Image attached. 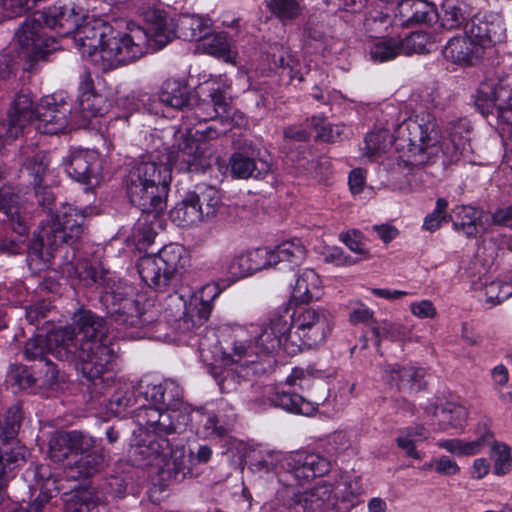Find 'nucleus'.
Here are the masks:
<instances>
[{"label": "nucleus", "mask_w": 512, "mask_h": 512, "mask_svg": "<svg viewBox=\"0 0 512 512\" xmlns=\"http://www.w3.org/2000/svg\"><path fill=\"white\" fill-rule=\"evenodd\" d=\"M282 461V466L299 481H308L316 477H322L331 468L330 461L318 454L308 452H295L286 456L279 453L269 454L267 458L259 461L258 465L270 471L274 469L275 462Z\"/></svg>", "instance_id": "4468645a"}, {"label": "nucleus", "mask_w": 512, "mask_h": 512, "mask_svg": "<svg viewBox=\"0 0 512 512\" xmlns=\"http://www.w3.org/2000/svg\"><path fill=\"white\" fill-rule=\"evenodd\" d=\"M147 433H152L158 439H144L137 447V453L146 460L148 464H153L154 461L165 458L169 451V442L163 438L165 435H159L152 431L144 429Z\"/></svg>", "instance_id": "de8ad7c7"}, {"label": "nucleus", "mask_w": 512, "mask_h": 512, "mask_svg": "<svg viewBox=\"0 0 512 512\" xmlns=\"http://www.w3.org/2000/svg\"><path fill=\"white\" fill-rule=\"evenodd\" d=\"M430 37L424 32H413L404 39H399L401 54L410 55L413 53H427L430 45Z\"/></svg>", "instance_id": "bf43d9fd"}, {"label": "nucleus", "mask_w": 512, "mask_h": 512, "mask_svg": "<svg viewBox=\"0 0 512 512\" xmlns=\"http://www.w3.org/2000/svg\"><path fill=\"white\" fill-rule=\"evenodd\" d=\"M401 151L390 168L392 172L408 174L429 163L439 153L435 123L430 114L425 113L404 120L397 126L393 136L387 130L368 133L360 148L361 156L370 161L377 160L392 145Z\"/></svg>", "instance_id": "f03ea898"}, {"label": "nucleus", "mask_w": 512, "mask_h": 512, "mask_svg": "<svg viewBox=\"0 0 512 512\" xmlns=\"http://www.w3.org/2000/svg\"><path fill=\"white\" fill-rule=\"evenodd\" d=\"M363 493L360 480L346 477L332 484L323 483L294 493L285 503L288 512H349Z\"/></svg>", "instance_id": "0eeeda50"}, {"label": "nucleus", "mask_w": 512, "mask_h": 512, "mask_svg": "<svg viewBox=\"0 0 512 512\" xmlns=\"http://www.w3.org/2000/svg\"><path fill=\"white\" fill-rule=\"evenodd\" d=\"M219 295V289L214 284L202 288L198 297L190 304L187 311L177 321L178 329L183 333L200 329L209 319L212 311V301Z\"/></svg>", "instance_id": "393cba45"}, {"label": "nucleus", "mask_w": 512, "mask_h": 512, "mask_svg": "<svg viewBox=\"0 0 512 512\" xmlns=\"http://www.w3.org/2000/svg\"><path fill=\"white\" fill-rule=\"evenodd\" d=\"M160 101L172 108L184 109L191 106V93L186 82L180 79H167L161 87Z\"/></svg>", "instance_id": "c9c22d12"}, {"label": "nucleus", "mask_w": 512, "mask_h": 512, "mask_svg": "<svg viewBox=\"0 0 512 512\" xmlns=\"http://www.w3.org/2000/svg\"><path fill=\"white\" fill-rule=\"evenodd\" d=\"M321 280L312 269H304L297 275L291 292V301L296 304H308L320 297Z\"/></svg>", "instance_id": "473e14b6"}, {"label": "nucleus", "mask_w": 512, "mask_h": 512, "mask_svg": "<svg viewBox=\"0 0 512 512\" xmlns=\"http://www.w3.org/2000/svg\"><path fill=\"white\" fill-rule=\"evenodd\" d=\"M492 457L494 458L493 472L498 476L505 475L512 471V459L510 448L504 443L492 441Z\"/></svg>", "instance_id": "680f3d73"}, {"label": "nucleus", "mask_w": 512, "mask_h": 512, "mask_svg": "<svg viewBox=\"0 0 512 512\" xmlns=\"http://www.w3.org/2000/svg\"><path fill=\"white\" fill-rule=\"evenodd\" d=\"M444 58L454 64L471 66L479 59L481 50L465 32L451 38L442 50Z\"/></svg>", "instance_id": "c85d7f7f"}, {"label": "nucleus", "mask_w": 512, "mask_h": 512, "mask_svg": "<svg viewBox=\"0 0 512 512\" xmlns=\"http://www.w3.org/2000/svg\"><path fill=\"white\" fill-rule=\"evenodd\" d=\"M428 430L422 426L406 427L399 431L396 438L397 446L405 452L406 456L420 460L422 454L416 449L415 445L428 438Z\"/></svg>", "instance_id": "37998d69"}, {"label": "nucleus", "mask_w": 512, "mask_h": 512, "mask_svg": "<svg viewBox=\"0 0 512 512\" xmlns=\"http://www.w3.org/2000/svg\"><path fill=\"white\" fill-rule=\"evenodd\" d=\"M485 302L496 306L512 296V283L500 279L485 282L483 287Z\"/></svg>", "instance_id": "6e6d98bb"}, {"label": "nucleus", "mask_w": 512, "mask_h": 512, "mask_svg": "<svg viewBox=\"0 0 512 512\" xmlns=\"http://www.w3.org/2000/svg\"><path fill=\"white\" fill-rule=\"evenodd\" d=\"M401 55L399 38L381 39L370 47V56L374 61L385 62Z\"/></svg>", "instance_id": "4d7b16f0"}, {"label": "nucleus", "mask_w": 512, "mask_h": 512, "mask_svg": "<svg viewBox=\"0 0 512 512\" xmlns=\"http://www.w3.org/2000/svg\"><path fill=\"white\" fill-rule=\"evenodd\" d=\"M398 15L402 25L432 24L438 18L436 7L425 0H403Z\"/></svg>", "instance_id": "2f4dec72"}, {"label": "nucleus", "mask_w": 512, "mask_h": 512, "mask_svg": "<svg viewBox=\"0 0 512 512\" xmlns=\"http://www.w3.org/2000/svg\"><path fill=\"white\" fill-rule=\"evenodd\" d=\"M0 212L5 214L9 220L17 222L21 229L20 233L25 231V227L22 225L20 197L9 187L0 188Z\"/></svg>", "instance_id": "8fccbe9b"}, {"label": "nucleus", "mask_w": 512, "mask_h": 512, "mask_svg": "<svg viewBox=\"0 0 512 512\" xmlns=\"http://www.w3.org/2000/svg\"><path fill=\"white\" fill-rule=\"evenodd\" d=\"M302 0H265L269 11L282 21L293 20L301 13Z\"/></svg>", "instance_id": "5fc2aeb1"}, {"label": "nucleus", "mask_w": 512, "mask_h": 512, "mask_svg": "<svg viewBox=\"0 0 512 512\" xmlns=\"http://www.w3.org/2000/svg\"><path fill=\"white\" fill-rule=\"evenodd\" d=\"M373 336L376 338L377 343L382 339H390L392 341H400L407 338L410 334V329L396 323L383 321L381 324L373 325L371 327Z\"/></svg>", "instance_id": "13d9d810"}, {"label": "nucleus", "mask_w": 512, "mask_h": 512, "mask_svg": "<svg viewBox=\"0 0 512 512\" xmlns=\"http://www.w3.org/2000/svg\"><path fill=\"white\" fill-rule=\"evenodd\" d=\"M33 476L35 483L30 487L32 495L37 496L29 505V509L17 508L12 512H52L51 500L59 493L61 487L59 480L52 473L49 465L34 466Z\"/></svg>", "instance_id": "412c9836"}, {"label": "nucleus", "mask_w": 512, "mask_h": 512, "mask_svg": "<svg viewBox=\"0 0 512 512\" xmlns=\"http://www.w3.org/2000/svg\"><path fill=\"white\" fill-rule=\"evenodd\" d=\"M292 324L289 309L271 315L261 332L255 338V348L262 355H269L283 349L287 354L300 352L298 343L291 333Z\"/></svg>", "instance_id": "ddd939ff"}, {"label": "nucleus", "mask_w": 512, "mask_h": 512, "mask_svg": "<svg viewBox=\"0 0 512 512\" xmlns=\"http://www.w3.org/2000/svg\"><path fill=\"white\" fill-rule=\"evenodd\" d=\"M71 106L55 95L44 96L35 107V128L42 134H58L68 125Z\"/></svg>", "instance_id": "6ab92c4d"}, {"label": "nucleus", "mask_w": 512, "mask_h": 512, "mask_svg": "<svg viewBox=\"0 0 512 512\" xmlns=\"http://www.w3.org/2000/svg\"><path fill=\"white\" fill-rule=\"evenodd\" d=\"M479 211L472 206H458L454 209L453 226L467 237L475 238L479 234Z\"/></svg>", "instance_id": "49530a36"}, {"label": "nucleus", "mask_w": 512, "mask_h": 512, "mask_svg": "<svg viewBox=\"0 0 512 512\" xmlns=\"http://www.w3.org/2000/svg\"><path fill=\"white\" fill-rule=\"evenodd\" d=\"M35 108L29 90H20L14 97L8 112V123L4 135L9 141L18 138L25 126L34 119Z\"/></svg>", "instance_id": "a878e982"}, {"label": "nucleus", "mask_w": 512, "mask_h": 512, "mask_svg": "<svg viewBox=\"0 0 512 512\" xmlns=\"http://www.w3.org/2000/svg\"><path fill=\"white\" fill-rule=\"evenodd\" d=\"M72 357L82 376L92 383V393L103 392L113 382V349L105 343L108 328L103 318L90 310L81 309L73 317Z\"/></svg>", "instance_id": "7ed1b4c3"}, {"label": "nucleus", "mask_w": 512, "mask_h": 512, "mask_svg": "<svg viewBox=\"0 0 512 512\" xmlns=\"http://www.w3.org/2000/svg\"><path fill=\"white\" fill-rule=\"evenodd\" d=\"M68 435L74 458H77L79 454L81 456L92 452L91 450L96 446L95 439L82 431H69Z\"/></svg>", "instance_id": "338daca9"}, {"label": "nucleus", "mask_w": 512, "mask_h": 512, "mask_svg": "<svg viewBox=\"0 0 512 512\" xmlns=\"http://www.w3.org/2000/svg\"><path fill=\"white\" fill-rule=\"evenodd\" d=\"M22 420L19 404L8 408L0 419V504L6 497V487L14 471L25 462L26 449L16 439Z\"/></svg>", "instance_id": "1a4fd4ad"}, {"label": "nucleus", "mask_w": 512, "mask_h": 512, "mask_svg": "<svg viewBox=\"0 0 512 512\" xmlns=\"http://www.w3.org/2000/svg\"><path fill=\"white\" fill-rule=\"evenodd\" d=\"M48 456L54 463H64L74 457L68 432H56L50 437Z\"/></svg>", "instance_id": "3c124183"}, {"label": "nucleus", "mask_w": 512, "mask_h": 512, "mask_svg": "<svg viewBox=\"0 0 512 512\" xmlns=\"http://www.w3.org/2000/svg\"><path fill=\"white\" fill-rule=\"evenodd\" d=\"M171 171L167 163L157 161L154 155L134 165L126 178L130 202L143 213L158 215L167 206Z\"/></svg>", "instance_id": "39448f33"}, {"label": "nucleus", "mask_w": 512, "mask_h": 512, "mask_svg": "<svg viewBox=\"0 0 512 512\" xmlns=\"http://www.w3.org/2000/svg\"><path fill=\"white\" fill-rule=\"evenodd\" d=\"M141 384H145L144 381L138 382L133 385L131 390L125 392L124 395H114L113 399L109 402V410L117 416L123 415L128 410H132L134 413V419L136 420L139 410L148 409V400L144 399V395L140 394L138 389Z\"/></svg>", "instance_id": "e433bc0d"}, {"label": "nucleus", "mask_w": 512, "mask_h": 512, "mask_svg": "<svg viewBox=\"0 0 512 512\" xmlns=\"http://www.w3.org/2000/svg\"><path fill=\"white\" fill-rule=\"evenodd\" d=\"M103 161L98 152L89 149H73L63 158L65 171L72 179L92 184L97 183L102 174Z\"/></svg>", "instance_id": "5701e85b"}, {"label": "nucleus", "mask_w": 512, "mask_h": 512, "mask_svg": "<svg viewBox=\"0 0 512 512\" xmlns=\"http://www.w3.org/2000/svg\"><path fill=\"white\" fill-rule=\"evenodd\" d=\"M443 9L442 25L449 30L459 28L474 15L473 8L465 1H446Z\"/></svg>", "instance_id": "a18cd8bd"}, {"label": "nucleus", "mask_w": 512, "mask_h": 512, "mask_svg": "<svg viewBox=\"0 0 512 512\" xmlns=\"http://www.w3.org/2000/svg\"><path fill=\"white\" fill-rule=\"evenodd\" d=\"M422 377L421 370L412 366L388 365L383 374L385 382L391 387L409 393L422 388Z\"/></svg>", "instance_id": "7c9ffc66"}, {"label": "nucleus", "mask_w": 512, "mask_h": 512, "mask_svg": "<svg viewBox=\"0 0 512 512\" xmlns=\"http://www.w3.org/2000/svg\"><path fill=\"white\" fill-rule=\"evenodd\" d=\"M505 27L495 14H476L465 27V32L480 50L492 47L505 39Z\"/></svg>", "instance_id": "b1692460"}, {"label": "nucleus", "mask_w": 512, "mask_h": 512, "mask_svg": "<svg viewBox=\"0 0 512 512\" xmlns=\"http://www.w3.org/2000/svg\"><path fill=\"white\" fill-rule=\"evenodd\" d=\"M231 174L239 179L263 178L269 172V164L266 161H256L244 152H235L229 161Z\"/></svg>", "instance_id": "72a5a7b5"}, {"label": "nucleus", "mask_w": 512, "mask_h": 512, "mask_svg": "<svg viewBox=\"0 0 512 512\" xmlns=\"http://www.w3.org/2000/svg\"><path fill=\"white\" fill-rule=\"evenodd\" d=\"M192 193L189 191L183 200L171 211L170 218L178 226H190L204 220L197 203L191 201Z\"/></svg>", "instance_id": "c03bdc74"}, {"label": "nucleus", "mask_w": 512, "mask_h": 512, "mask_svg": "<svg viewBox=\"0 0 512 512\" xmlns=\"http://www.w3.org/2000/svg\"><path fill=\"white\" fill-rule=\"evenodd\" d=\"M72 327L51 331L47 335H36L27 340L24 346L26 360L38 361L40 364L48 360L50 353L61 361L72 357Z\"/></svg>", "instance_id": "dca6fc26"}, {"label": "nucleus", "mask_w": 512, "mask_h": 512, "mask_svg": "<svg viewBox=\"0 0 512 512\" xmlns=\"http://www.w3.org/2000/svg\"><path fill=\"white\" fill-rule=\"evenodd\" d=\"M139 393L148 400V409L139 410L136 423L159 435L182 433L191 421L190 410L182 400L183 390L174 380L141 384Z\"/></svg>", "instance_id": "20e7f679"}, {"label": "nucleus", "mask_w": 512, "mask_h": 512, "mask_svg": "<svg viewBox=\"0 0 512 512\" xmlns=\"http://www.w3.org/2000/svg\"><path fill=\"white\" fill-rule=\"evenodd\" d=\"M185 119L187 120L186 127H191L196 123L207 122L213 120L215 123L218 120L216 110L212 107V103L208 99L197 100L192 107L186 108Z\"/></svg>", "instance_id": "603ef678"}, {"label": "nucleus", "mask_w": 512, "mask_h": 512, "mask_svg": "<svg viewBox=\"0 0 512 512\" xmlns=\"http://www.w3.org/2000/svg\"><path fill=\"white\" fill-rule=\"evenodd\" d=\"M36 17L41 19L44 26L54 30L61 37L73 34L78 28L83 15L71 0L58 1L45 11H37Z\"/></svg>", "instance_id": "4be33fe9"}, {"label": "nucleus", "mask_w": 512, "mask_h": 512, "mask_svg": "<svg viewBox=\"0 0 512 512\" xmlns=\"http://www.w3.org/2000/svg\"><path fill=\"white\" fill-rule=\"evenodd\" d=\"M86 215L84 210L65 205L55 215L41 223L39 232L29 246L28 259L40 260L44 265L50 263L55 251L63 244L74 245L85 231Z\"/></svg>", "instance_id": "423d86ee"}, {"label": "nucleus", "mask_w": 512, "mask_h": 512, "mask_svg": "<svg viewBox=\"0 0 512 512\" xmlns=\"http://www.w3.org/2000/svg\"><path fill=\"white\" fill-rule=\"evenodd\" d=\"M292 328L295 329L293 337L308 348L322 344L332 331L333 315L324 307L299 308L290 313Z\"/></svg>", "instance_id": "f8f14e48"}, {"label": "nucleus", "mask_w": 512, "mask_h": 512, "mask_svg": "<svg viewBox=\"0 0 512 512\" xmlns=\"http://www.w3.org/2000/svg\"><path fill=\"white\" fill-rule=\"evenodd\" d=\"M223 361L227 363H240L241 367L252 366L253 373L258 372V358L261 354L258 349L247 344L246 340L235 339L228 347L224 348Z\"/></svg>", "instance_id": "f704fd0d"}, {"label": "nucleus", "mask_w": 512, "mask_h": 512, "mask_svg": "<svg viewBox=\"0 0 512 512\" xmlns=\"http://www.w3.org/2000/svg\"><path fill=\"white\" fill-rule=\"evenodd\" d=\"M19 157L23 168L33 177V185L40 187L49 164L46 152L40 150L34 143H31L21 147ZM36 196L39 205L44 209H52L51 207L55 199L51 191L39 188L36 191Z\"/></svg>", "instance_id": "aec40b11"}, {"label": "nucleus", "mask_w": 512, "mask_h": 512, "mask_svg": "<svg viewBox=\"0 0 512 512\" xmlns=\"http://www.w3.org/2000/svg\"><path fill=\"white\" fill-rule=\"evenodd\" d=\"M311 125L317 130L318 139L330 143L340 140L344 130L343 125H332L321 117H312Z\"/></svg>", "instance_id": "0e129e2a"}, {"label": "nucleus", "mask_w": 512, "mask_h": 512, "mask_svg": "<svg viewBox=\"0 0 512 512\" xmlns=\"http://www.w3.org/2000/svg\"><path fill=\"white\" fill-rule=\"evenodd\" d=\"M143 296L113 291L103 296L107 315L118 325L145 328L158 320L157 311L143 302Z\"/></svg>", "instance_id": "9b49d317"}, {"label": "nucleus", "mask_w": 512, "mask_h": 512, "mask_svg": "<svg viewBox=\"0 0 512 512\" xmlns=\"http://www.w3.org/2000/svg\"><path fill=\"white\" fill-rule=\"evenodd\" d=\"M188 255L183 246L170 244L155 255L141 257L137 264L138 273L144 283L158 292L174 291L178 275L188 264Z\"/></svg>", "instance_id": "6e6552de"}, {"label": "nucleus", "mask_w": 512, "mask_h": 512, "mask_svg": "<svg viewBox=\"0 0 512 512\" xmlns=\"http://www.w3.org/2000/svg\"><path fill=\"white\" fill-rule=\"evenodd\" d=\"M392 17L381 10H372L367 13L364 20V27L371 37H377L375 34L387 33L389 26L392 25Z\"/></svg>", "instance_id": "052dcab7"}, {"label": "nucleus", "mask_w": 512, "mask_h": 512, "mask_svg": "<svg viewBox=\"0 0 512 512\" xmlns=\"http://www.w3.org/2000/svg\"><path fill=\"white\" fill-rule=\"evenodd\" d=\"M45 28L42 20L36 17V12L24 20L15 32V41L20 49L19 55L37 61L57 49L54 38L46 35Z\"/></svg>", "instance_id": "a211bd4d"}, {"label": "nucleus", "mask_w": 512, "mask_h": 512, "mask_svg": "<svg viewBox=\"0 0 512 512\" xmlns=\"http://www.w3.org/2000/svg\"><path fill=\"white\" fill-rule=\"evenodd\" d=\"M475 104L483 115L495 114L498 124L509 129L511 143L506 148L504 162L512 169V77L483 81L477 89Z\"/></svg>", "instance_id": "9d476101"}, {"label": "nucleus", "mask_w": 512, "mask_h": 512, "mask_svg": "<svg viewBox=\"0 0 512 512\" xmlns=\"http://www.w3.org/2000/svg\"><path fill=\"white\" fill-rule=\"evenodd\" d=\"M208 97L212 107L216 110L222 128L219 129L217 124L214 123L203 130L195 129V134H200L204 140L214 139L225 134L229 130L230 122L232 121L233 108L231 106V97L219 88L213 89Z\"/></svg>", "instance_id": "cd10ccee"}, {"label": "nucleus", "mask_w": 512, "mask_h": 512, "mask_svg": "<svg viewBox=\"0 0 512 512\" xmlns=\"http://www.w3.org/2000/svg\"><path fill=\"white\" fill-rule=\"evenodd\" d=\"M271 250L274 266L288 263L294 267L300 265L306 258V249L299 239L284 241Z\"/></svg>", "instance_id": "ea45409f"}, {"label": "nucleus", "mask_w": 512, "mask_h": 512, "mask_svg": "<svg viewBox=\"0 0 512 512\" xmlns=\"http://www.w3.org/2000/svg\"><path fill=\"white\" fill-rule=\"evenodd\" d=\"M158 13L165 20V26L161 27L160 32H166L168 28H171L172 35L165 44H160L155 41V37L148 35L149 50L156 51L165 47L171 42L176 36L182 38L185 41H201L211 32V21L209 18L199 15H181L177 22H174L164 11L152 10L148 12L146 16V27L144 30H149V26L152 22V15Z\"/></svg>", "instance_id": "2eb2a0df"}, {"label": "nucleus", "mask_w": 512, "mask_h": 512, "mask_svg": "<svg viewBox=\"0 0 512 512\" xmlns=\"http://www.w3.org/2000/svg\"><path fill=\"white\" fill-rule=\"evenodd\" d=\"M106 463V455L103 450H94L90 453L81 455L72 463L67 462V468L70 470L68 477L87 478L101 471Z\"/></svg>", "instance_id": "4c0bfd02"}, {"label": "nucleus", "mask_w": 512, "mask_h": 512, "mask_svg": "<svg viewBox=\"0 0 512 512\" xmlns=\"http://www.w3.org/2000/svg\"><path fill=\"white\" fill-rule=\"evenodd\" d=\"M492 441L493 433L487 430L473 441L447 439L439 441L438 446L457 456H473L480 453L484 447L490 445Z\"/></svg>", "instance_id": "58836bf2"}, {"label": "nucleus", "mask_w": 512, "mask_h": 512, "mask_svg": "<svg viewBox=\"0 0 512 512\" xmlns=\"http://www.w3.org/2000/svg\"><path fill=\"white\" fill-rule=\"evenodd\" d=\"M63 512H106V503L92 489H73L62 496Z\"/></svg>", "instance_id": "c756f323"}, {"label": "nucleus", "mask_w": 512, "mask_h": 512, "mask_svg": "<svg viewBox=\"0 0 512 512\" xmlns=\"http://www.w3.org/2000/svg\"><path fill=\"white\" fill-rule=\"evenodd\" d=\"M430 117H432L430 115ZM435 121L433 118H431ZM436 123V122H434ZM437 130V124H435ZM438 133V131H436ZM448 136L444 139L442 146L438 139L439 151L451 161L459 160L460 156L467 154L470 150V125L466 119H459L451 122L447 128ZM439 137V135L437 134Z\"/></svg>", "instance_id": "bb28decb"}, {"label": "nucleus", "mask_w": 512, "mask_h": 512, "mask_svg": "<svg viewBox=\"0 0 512 512\" xmlns=\"http://www.w3.org/2000/svg\"><path fill=\"white\" fill-rule=\"evenodd\" d=\"M79 108L85 118L100 116L104 113V97L98 93L79 97Z\"/></svg>", "instance_id": "774afa93"}, {"label": "nucleus", "mask_w": 512, "mask_h": 512, "mask_svg": "<svg viewBox=\"0 0 512 512\" xmlns=\"http://www.w3.org/2000/svg\"><path fill=\"white\" fill-rule=\"evenodd\" d=\"M201 41V46L205 53L222 58L227 62L235 58V54L231 50V45L226 34H208Z\"/></svg>", "instance_id": "09e8293b"}, {"label": "nucleus", "mask_w": 512, "mask_h": 512, "mask_svg": "<svg viewBox=\"0 0 512 512\" xmlns=\"http://www.w3.org/2000/svg\"><path fill=\"white\" fill-rule=\"evenodd\" d=\"M252 273L274 267L272 262V250L267 247L256 248L245 253Z\"/></svg>", "instance_id": "69168bd1"}, {"label": "nucleus", "mask_w": 512, "mask_h": 512, "mask_svg": "<svg viewBox=\"0 0 512 512\" xmlns=\"http://www.w3.org/2000/svg\"><path fill=\"white\" fill-rule=\"evenodd\" d=\"M440 414L446 427L459 428L466 422L468 412L467 409L459 403L447 402L441 409Z\"/></svg>", "instance_id": "e2e57ef3"}, {"label": "nucleus", "mask_w": 512, "mask_h": 512, "mask_svg": "<svg viewBox=\"0 0 512 512\" xmlns=\"http://www.w3.org/2000/svg\"><path fill=\"white\" fill-rule=\"evenodd\" d=\"M36 382V377L26 366L21 364L10 365L6 383L14 389V392L32 388Z\"/></svg>", "instance_id": "864d4df0"}, {"label": "nucleus", "mask_w": 512, "mask_h": 512, "mask_svg": "<svg viewBox=\"0 0 512 512\" xmlns=\"http://www.w3.org/2000/svg\"><path fill=\"white\" fill-rule=\"evenodd\" d=\"M191 193V201L197 203L204 219L215 216L221 204L220 192L215 187L199 184Z\"/></svg>", "instance_id": "a19ab883"}, {"label": "nucleus", "mask_w": 512, "mask_h": 512, "mask_svg": "<svg viewBox=\"0 0 512 512\" xmlns=\"http://www.w3.org/2000/svg\"><path fill=\"white\" fill-rule=\"evenodd\" d=\"M149 30L134 27L128 33L116 31L101 20L79 23L72 37L76 48L84 58H87L99 70L104 72L116 69L133 62L149 51L148 35L155 41L165 44L172 35L171 28L162 34L161 27L165 20L160 14L152 15Z\"/></svg>", "instance_id": "f257e3e1"}, {"label": "nucleus", "mask_w": 512, "mask_h": 512, "mask_svg": "<svg viewBox=\"0 0 512 512\" xmlns=\"http://www.w3.org/2000/svg\"><path fill=\"white\" fill-rule=\"evenodd\" d=\"M270 400L273 406L282 408L291 413L308 416L316 410L312 402L307 401L297 393L286 391L275 392Z\"/></svg>", "instance_id": "79ce46f5"}, {"label": "nucleus", "mask_w": 512, "mask_h": 512, "mask_svg": "<svg viewBox=\"0 0 512 512\" xmlns=\"http://www.w3.org/2000/svg\"><path fill=\"white\" fill-rule=\"evenodd\" d=\"M186 132H179L176 136L177 144L165 156L164 163L169 168L173 165L181 172L199 173L203 172L209 165L201 145L194 138L197 134L193 133L191 127H186ZM203 138L200 134H198Z\"/></svg>", "instance_id": "f3484780"}]
</instances>
